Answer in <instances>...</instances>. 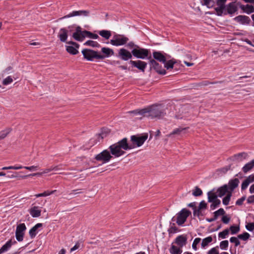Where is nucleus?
Here are the masks:
<instances>
[{
    "instance_id": "60",
    "label": "nucleus",
    "mask_w": 254,
    "mask_h": 254,
    "mask_svg": "<svg viewBox=\"0 0 254 254\" xmlns=\"http://www.w3.org/2000/svg\"><path fill=\"white\" fill-rule=\"evenodd\" d=\"M127 47L130 49L138 48V46L135 45L133 42H130L127 44Z\"/></svg>"
},
{
    "instance_id": "29",
    "label": "nucleus",
    "mask_w": 254,
    "mask_h": 254,
    "mask_svg": "<svg viewBox=\"0 0 254 254\" xmlns=\"http://www.w3.org/2000/svg\"><path fill=\"white\" fill-rule=\"evenodd\" d=\"M52 171V167H51L49 168L45 169L43 171V172H42L31 174H29V175H25V176H22L21 177L22 178H23V179H25V178H27L28 177H31V176H41V175H42L43 174L48 173H49V172H51Z\"/></svg>"
},
{
    "instance_id": "62",
    "label": "nucleus",
    "mask_w": 254,
    "mask_h": 254,
    "mask_svg": "<svg viewBox=\"0 0 254 254\" xmlns=\"http://www.w3.org/2000/svg\"><path fill=\"white\" fill-rule=\"evenodd\" d=\"M55 191H56V190H52V191H45L44 192H43V196H47L48 195H50L53 193H54Z\"/></svg>"
},
{
    "instance_id": "42",
    "label": "nucleus",
    "mask_w": 254,
    "mask_h": 254,
    "mask_svg": "<svg viewBox=\"0 0 254 254\" xmlns=\"http://www.w3.org/2000/svg\"><path fill=\"white\" fill-rule=\"evenodd\" d=\"M144 108L142 109H137L133 111H131L129 112L128 113L130 114H132L134 115H141L144 117Z\"/></svg>"
},
{
    "instance_id": "55",
    "label": "nucleus",
    "mask_w": 254,
    "mask_h": 254,
    "mask_svg": "<svg viewBox=\"0 0 254 254\" xmlns=\"http://www.w3.org/2000/svg\"><path fill=\"white\" fill-rule=\"evenodd\" d=\"M201 241V239L199 238H195L192 245V247L194 250H197V245Z\"/></svg>"
},
{
    "instance_id": "13",
    "label": "nucleus",
    "mask_w": 254,
    "mask_h": 254,
    "mask_svg": "<svg viewBox=\"0 0 254 254\" xmlns=\"http://www.w3.org/2000/svg\"><path fill=\"white\" fill-rule=\"evenodd\" d=\"M226 1L227 0H216L217 7L215 8V10L218 16H222L225 11L226 6L225 5Z\"/></svg>"
},
{
    "instance_id": "12",
    "label": "nucleus",
    "mask_w": 254,
    "mask_h": 254,
    "mask_svg": "<svg viewBox=\"0 0 254 254\" xmlns=\"http://www.w3.org/2000/svg\"><path fill=\"white\" fill-rule=\"evenodd\" d=\"M67 43L71 45V46H66V50L68 53L71 55H76L78 53L77 50L79 47L78 44L73 41H69Z\"/></svg>"
},
{
    "instance_id": "22",
    "label": "nucleus",
    "mask_w": 254,
    "mask_h": 254,
    "mask_svg": "<svg viewBox=\"0 0 254 254\" xmlns=\"http://www.w3.org/2000/svg\"><path fill=\"white\" fill-rule=\"evenodd\" d=\"M239 183L240 181L238 178H235L229 181L228 187V189L230 190L231 192L238 186Z\"/></svg>"
},
{
    "instance_id": "16",
    "label": "nucleus",
    "mask_w": 254,
    "mask_h": 254,
    "mask_svg": "<svg viewBox=\"0 0 254 254\" xmlns=\"http://www.w3.org/2000/svg\"><path fill=\"white\" fill-rule=\"evenodd\" d=\"M154 60L158 61L162 63H165L167 59V54H163L161 52L154 51L152 54Z\"/></svg>"
},
{
    "instance_id": "37",
    "label": "nucleus",
    "mask_w": 254,
    "mask_h": 254,
    "mask_svg": "<svg viewBox=\"0 0 254 254\" xmlns=\"http://www.w3.org/2000/svg\"><path fill=\"white\" fill-rule=\"evenodd\" d=\"M212 238L211 236H209L203 239L202 241L201 247L203 248H205L209 243H210L212 241Z\"/></svg>"
},
{
    "instance_id": "25",
    "label": "nucleus",
    "mask_w": 254,
    "mask_h": 254,
    "mask_svg": "<svg viewBox=\"0 0 254 254\" xmlns=\"http://www.w3.org/2000/svg\"><path fill=\"white\" fill-rule=\"evenodd\" d=\"M43 224L42 223H37L29 231V235L31 238L35 237L37 234V230L38 228L42 227Z\"/></svg>"
},
{
    "instance_id": "15",
    "label": "nucleus",
    "mask_w": 254,
    "mask_h": 254,
    "mask_svg": "<svg viewBox=\"0 0 254 254\" xmlns=\"http://www.w3.org/2000/svg\"><path fill=\"white\" fill-rule=\"evenodd\" d=\"M238 10V6L236 2H231L226 5L223 13L224 14H233Z\"/></svg>"
},
{
    "instance_id": "20",
    "label": "nucleus",
    "mask_w": 254,
    "mask_h": 254,
    "mask_svg": "<svg viewBox=\"0 0 254 254\" xmlns=\"http://www.w3.org/2000/svg\"><path fill=\"white\" fill-rule=\"evenodd\" d=\"M234 19L242 24H248L251 21L250 18L246 15H239L236 17Z\"/></svg>"
},
{
    "instance_id": "54",
    "label": "nucleus",
    "mask_w": 254,
    "mask_h": 254,
    "mask_svg": "<svg viewBox=\"0 0 254 254\" xmlns=\"http://www.w3.org/2000/svg\"><path fill=\"white\" fill-rule=\"evenodd\" d=\"M238 238L232 237L230 239V242L232 243H234L236 247L238 246L240 244V242Z\"/></svg>"
},
{
    "instance_id": "53",
    "label": "nucleus",
    "mask_w": 254,
    "mask_h": 254,
    "mask_svg": "<svg viewBox=\"0 0 254 254\" xmlns=\"http://www.w3.org/2000/svg\"><path fill=\"white\" fill-rule=\"evenodd\" d=\"M228 241L227 240H224L220 242V247L222 250H226L228 247Z\"/></svg>"
},
{
    "instance_id": "4",
    "label": "nucleus",
    "mask_w": 254,
    "mask_h": 254,
    "mask_svg": "<svg viewBox=\"0 0 254 254\" xmlns=\"http://www.w3.org/2000/svg\"><path fill=\"white\" fill-rule=\"evenodd\" d=\"M148 138V134L147 133L143 135H133L130 137V141L132 144L130 145H133L134 148L136 147L141 146L144 142Z\"/></svg>"
},
{
    "instance_id": "39",
    "label": "nucleus",
    "mask_w": 254,
    "mask_h": 254,
    "mask_svg": "<svg viewBox=\"0 0 254 254\" xmlns=\"http://www.w3.org/2000/svg\"><path fill=\"white\" fill-rule=\"evenodd\" d=\"M84 45L98 48L100 46V44L98 42L92 40H88L85 43H84Z\"/></svg>"
},
{
    "instance_id": "24",
    "label": "nucleus",
    "mask_w": 254,
    "mask_h": 254,
    "mask_svg": "<svg viewBox=\"0 0 254 254\" xmlns=\"http://www.w3.org/2000/svg\"><path fill=\"white\" fill-rule=\"evenodd\" d=\"M228 187L227 185H224L223 186L218 188L217 190L218 196L219 197H222L227 192L228 193Z\"/></svg>"
},
{
    "instance_id": "48",
    "label": "nucleus",
    "mask_w": 254,
    "mask_h": 254,
    "mask_svg": "<svg viewBox=\"0 0 254 254\" xmlns=\"http://www.w3.org/2000/svg\"><path fill=\"white\" fill-rule=\"evenodd\" d=\"M229 234V230L228 229H226L223 230L222 232H221L218 234V237L222 239H225L227 235Z\"/></svg>"
},
{
    "instance_id": "63",
    "label": "nucleus",
    "mask_w": 254,
    "mask_h": 254,
    "mask_svg": "<svg viewBox=\"0 0 254 254\" xmlns=\"http://www.w3.org/2000/svg\"><path fill=\"white\" fill-rule=\"evenodd\" d=\"M230 220V218L227 216H223L222 218V221L225 224H228Z\"/></svg>"
},
{
    "instance_id": "49",
    "label": "nucleus",
    "mask_w": 254,
    "mask_h": 254,
    "mask_svg": "<svg viewBox=\"0 0 254 254\" xmlns=\"http://www.w3.org/2000/svg\"><path fill=\"white\" fill-rule=\"evenodd\" d=\"M178 231V228L175 226V224L173 223V225L170 227L168 229V232L169 234H174Z\"/></svg>"
},
{
    "instance_id": "50",
    "label": "nucleus",
    "mask_w": 254,
    "mask_h": 254,
    "mask_svg": "<svg viewBox=\"0 0 254 254\" xmlns=\"http://www.w3.org/2000/svg\"><path fill=\"white\" fill-rule=\"evenodd\" d=\"M13 79L10 76H7L2 80V84L4 85H7L12 82Z\"/></svg>"
},
{
    "instance_id": "19",
    "label": "nucleus",
    "mask_w": 254,
    "mask_h": 254,
    "mask_svg": "<svg viewBox=\"0 0 254 254\" xmlns=\"http://www.w3.org/2000/svg\"><path fill=\"white\" fill-rule=\"evenodd\" d=\"M58 36L61 42H65L68 37V30L64 28H61Z\"/></svg>"
},
{
    "instance_id": "51",
    "label": "nucleus",
    "mask_w": 254,
    "mask_h": 254,
    "mask_svg": "<svg viewBox=\"0 0 254 254\" xmlns=\"http://www.w3.org/2000/svg\"><path fill=\"white\" fill-rule=\"evenodd\" d=\"M225 213L223 208H220L214 212V215L217 218L219 215H223Z\"/></svg>"
},
{
    "instance_id": "5",
    "label": "nucleus",
    "mask_w": 254,
    "mask_h": 254,
    "mask_svg": "<svg viewBox=\"0 0 254 254\" xmlns=\"http://www.w3.org/2000/svg\"><path fill=\"white\" fill-rule=\"evenodd\" d=\"M191 214V212L186 208L182 209L177 214L176 223L181 226L186 221L187 218Z\"/></svg>"
},
{
    "instance_id": "36",
    "label": "nucleus",
    "mask_w": 254,
    "mask_h": 254,
    "mask_svg": "<svg viewBox=\"0 0 254 254\" xmlns=\"http://www.w3.org/2000/svg\"><path fill=\"white\" fill-rule=\"evenodd\" d=\"M189 127L187 128H182V127H179L177 128H176L173 130V131L171 132L169 134H168L167 136L168 137H171L172 135L174 134H180L183 130L186 129L187 128H188Z\"/></svg>"
},
{
    "instance_id": "34",
    "label": "nucleus",
    "mask_w": 254,
    "mask_h": 254,
    "mask_svg": "<svg viewBox=\"0 0 254 254\" xmlns=\"http://www.w3.org/2000/svg\"><path fill=\"white\" fill-rule=\"evenodd\" d=\"M175 60L174 59L169 60L168 61H166L165 63L164 64V66L167 69H169L170 68H173L174 67V64L176 63Z\"/></svg>"
},
{
    "instance_id": "27",
    "label": "nucleus",
    "mask_w": 254,
    "mask_h": 254,
    "mask_svg": "<svg viewBox=\"0 0 254 254\" xmlns=\"http://www.w3.org/2000/svg\"><path fill=\"white\" fill-rule=\"evenodd\" d=\"M248 156V154L246 152H241L233 156V160L237 161H242L244 159H246Z\"/></svg>"
},
{
    "instance_id": "52",
    "label": "nucleus",
    "mask_w": 254,
    "mask_h": 254,
    "mask_svg": "<svg viewBox=\"0 0 254 254\" xmlns=\"http://www.w3.org/2000/svg\"><path fill=\"white\" fill-rule=\"evenodd\" d=\"M220 200L218 198L216 199L215 200H214V201H213L212 202V204L210 205L211 208H212V209H215L220 204Z\"/></svg>"
},
{
    "instance_id": "11",
    "label": "nucleus",
    "mask_w": 254,
    "mask_h": 254,
    "mask_svg": "<svg viewBox=\"0 0 254 254\" xmlns=\"http://www.w3.org/2000/svg\"><path fill=\"white\" fill-rule=\"evenodd\" d=\"M131 52H130L125 48H121L118 51V57L123 61H127L132 57Z\"/></svg>"
},
{
    "instance_id": "28",
    "label": "nucleus",
    "mask_w": 254,
    "mask_h": 254,
    "mask_svg": "<svg viewBox=\"0 0 254 254\" xmlns=\"http://www.w3.org/2000/svg\"><path fill=\"white\" fill-rule=\"evenodd\" d=\"M16 241L12 242L11 240L7 241L0 249V254L6 252L12 246V244L16 243Z\"/></svg>"
},
{
    "instance_id": "43",
    "label": "nucleus",
    "mask_w": 254,
    "mask_h": 254,
    "mask_svg": "<svg viewBox=\"0 0 254 254\" xmlns=\"http://www.w3.org/2000/svg\"><path fill=\"white\" fill-rule=\"evenodd\" d=\"M250 237V235L247 232H245L243 234H240L238 236V238L239 239H241L244 241L247 240Z\"/></svg>"
},
{
    "instance_id": "57",
    "label": "nucleus",
    "mask_w": 254,
    "mask_h": 254,
    "mask_svg": "<svg viewBox=\"0 0 254 254\" xmlns=\"http://www.w3.org/2000/svg\"><path fill=\"white\" fill-rule=\"evenodd\" d=\"M207 207V203L205 202V201H201L199 204L198 208L199 209H206Z\"/></svg>"
},
{
    "instance_id": "32",
    "label": "nucleus",
    "mask_w": 254,
    "mask_h": 254,
    "mask_svg": "<svg viewBox=\"0 0 254 254\" xmlns=\"http://www.w3.org/2000/svg\"><path fill=\"white\" fill-rule=\"evenodd\" d=\"M99 34L106 39H109L111 36L110 31L103 30L99 31Z\"/></svg>"
},
{
    "instance_id": "14",
    "label": "nucleus",
    "mask_w": 254,
    "mask_h": 254,
    "mask_svg": "<svg viewBox=\"0 0 254 254\" xmlns=\"http://www.w3.org/2000/svg\"><path fill=\"white\" fill-rule=\"evenodd\" d=\"M129 64L132 65V66L138 68L140 71L142 72H144L145 69L147 66V63L145 62L138 60V61H129Z\"/></svg>"
},
{
    "instance_id": "1",
    "label": "nucleus",
    "mask_w": 254,
    "mask_h": 254,
    "mask_svg": "<svg viewBox=\"0 0 254 254\" xmlns=\"http://www.w3.org/2000/svg\"><path fill=\"white\" fill-rule=\"evenodd\" d=\"M134 148L133 145H129L127 142V139L124 138L118 142L115 143L109 147L112 156L115 157H119L125 153L124 150H130Z\"/></svg>"
},
{
    "instance_id": "17",
    "label": "nucleus",
    "mask_w": 254,
    "mask_h": 254,
    "mask_svg": "<svg viewBox=\"0 0 254 254\" xmlns=\"http://www.w3.org/2000/svg\"><path fill=\"white\" fill-rule=\"evenodd\" d=\"M89 14V11L88 10H79V11H73L72 12L69 13L68 14L64 16L63 17L59 18V20H62L64 18H69L72 16H79V15H84L85 16H87Z\"/></svg>"
},
{
    "instance_id": "7",
    "label": "nucleus",
    "mask_w": 254,
    "mask_h": 254,
    "mask_svg": "<svg viewBox=\"0 0 254 254\" xmlns=\"http://www.w3.org/2000/svg\"><path fill=\"white\" fill-rule=\"evenodd\" d=\"M131 53L134 57L137 59H144L149 58V51L147 49L140 48H134L131 51Z\"/></svg>"
},
{
    "instance_id": "21",
    "label": "nucleus",
    "mask_w": 254,
    "mask_h": 254,
    "mask_svg": "<svg viewBox=\"0 0 254 254\" xmlns=\"http://www.w3.org/2000/svg\"><path fill=\"white\" fill-rule=\"evenodd\" d=\"M187 238L184 235H180L175 239V243L180 247H182L186 244Z\"/></svg>"
},
{
    "instance_id": "9",
    "label": "nucleus",
    "mask_w": 254,
    "mask_h": 254,
    "mask_svg": "<svg viewBox=\"0 0 254 254\" xmlns=\"http://www.w3.org/2000/svg\"><path fill=\"white\" fill-rule=\"evenodd\" d=\"M149 60V64L150 65V68L154 69L158 73L162 75L166 74V70L162 68V66L157 63L155 60L151 58V56L148 58Z\"/></svg>"
},
{
    "instance_id": "23",
    "label": "nucleus",
    "mask_w": 254,
    "mask_h": 254,
    "mask_svg": "<svg viewBox=\"0 0 254 254\" xmlns=\"http://www.w3.org/2000/svg\"><path fill=\"white\" fill-rule=\"evenodd\" d=\"M29 213L33 217H39L41 216V210L38 206H33L29 209Z\"/></svg>"
},
{
    "instance_id": "64",
    "label": "nucleus",
    "mask_w": 254,
    "mask_h": 254,
    "mask_svg": "<svg viewBox=\"0 0 254 254\" xmlns=\"http://www.w3.org/2000/svg\"><path fill=\"white\" fill-rule=\"evenodd\" d=\"M247 202L248 203H254V195H251L248 197V198L247 199Z\"/></svg>"
},
{
    "instance_id": "38",
    "label": "nucleus",
    "mask_w": 254,
    "mask_h": 254,
    "mask_svg": "<svg viewBox=\"0 0 254 254\" xmlns=\"http://www.w3.org/2000/svg\"><path fill=\"white\" fill-rule=\"evenodd\" d=\"M201 3L208 8L212 7L215 4L213 0H201Z\"/></svg>"
},
{
    "instance_id": "45",
    "label": "nucleus",
    "mask_w": 254,
    "mask_h": 254,
    "mask_svg": "<svg viewBox=\"0 0 254 254\" xmlns=\"http://www.w3.org/2000/svg\"><path fill=\"white\" fill-rule=\"evenodd\" d=\"M202 194V191L200 189L196 187L194 191L192 192V194L195 196H198L201 195Z\"/></svg>"
},
{
    "instance_id": "44",
    "label": "nucleus",
    "mask_w": 254,
    "mask_h": 254,
    "mask_svg": "<svg viewBox=\"0 0 254 254\" xmlns=\"http://www.w3.org/2000/svg\"><path fill=\"white\" fill-rule=\"evenodd\" d=\"M251 183L248 178L247 177L242 184L241 189L242 190H245L249 185V184Z\"/></svg>"
},
{
    "instance_id": "30",
    "label": "nucleus",
    "mask_w": 254,
    "mask_h": 254,
    "mask_svg": "<svg viewBox=\"0 0 254 254\" xmlns=\"http://www.w3.org/2000/svg\"><path fill=\"white\" fill-rule=\"evenodd\" d=\"M254 167V160H252L251 162L247 163L243 167V171L246 173Z\"/></svg>"
},
{
    "instance_id": "40",
    "label": "nucleus",
    "mask_w": 254,
    "mask_h": 254,
    "mask_svg": "<svg viewBox=\"0 0 254 254\" xmlns=\"http://www.w3.org/2000/svg\"><path fill=\"white\" fill-rule=\"evenodd\" d=\"M232 196V192L231 191L227 193L226 196L223 198L222 202L223 204L227 205L229 204L231 197Z\"/></svg>"
},
{
    "instance_id": "59",
    "label": "nucleus",
    "mask_w": 254,
    "mask_h": 254,
    "mask_svg": "<svg viewBox=\"0 0 254 254\" xmlns=\"http://www.w3.org/2000/svg\"><path fill=\"white\" fill-rule=\"evenodd\" d=\"M193 215L194 216H197L198 217L200 216V215H202L201 209H199L198 208L197 209L196 208L194 209L193 210Z\"/></svg>"
},
{
    "instance_id": "41",
    "label": "nucleus",
    "mask_w": 254,
    "mask_h": 254,
    "mask_svg": "<svg viewBox=\"0 0 254 254\" xmlns=\"http://www.w3.org/2000/svg\"><path fill=\"white\" fill-rule=\"evenodd\" d=\"M84 34H86V37H88L89 38L93 39H97L99 38V36L98 35H97L96 34L92 33V32H91L90 31H88L87 30H84Z\"/></svg>"
},
{
    "instance_id": "56",
    "label": "nucleus",
    "mask_w": 254,
    "mask_h": 254,
    "mask_svg": "<svg viewBox=\"0 0 254 254\" xmlns=\"http://www.w3.org/2000/svg\"><path fill=\"white\" fill-rule=\"evenodd\" d=\"M246 229L249 231H253L254 230V222L249 223L246 226Z\"/></svg>"
},
{
    "instance_id": "10",
    "label": "nucleus",
    "mask_w": 254,
    "mask_h": 254,
    "mask_svg": "<svg viewBox=\"0 0 254 254\" xmlns=\"http://www.w3.org/2000/svg\"><path fill=\"white\" fill-rule=\"evenodd\" d=\"M26 229V227L24 223H20L17 226L15 232V237L18 241L21 242L23 241L24 232Z\"/></svg>"
},
{
    "instance_id": "26",
    "label": "nucleus",
    "mask_w": 254,
    "mask_h": 254,
    "mask_svg": "<svg viewBox=\"0 0 254 254\" xmlns=\"http://www.w3.org/2000/svg\"><path fill=\"white\" fill-rule=\"evenodd\" d=\"M84 30H83L82 33H73L72 37L75 40L81 42L86 37V34H84Z\"/></svg>"
},
{
    "instance_id": "3",
    "label": "nucleus",
    "mask_w": 254,
    "mask_h": 254,
    "mask_svg": "<svg viewBox=\"0 0 254 254\" xmlns=\"http://www.w3.org/2000/svg\"><path fill=\"white\" fill-rule=\"evenodd\" d=\"M81 52L84 58L89 61H93L94 59L99 60L102 58L100 52L89 49H84Z\"/></svg>"
},
{
    "instance_id": "2",
    "label": "nucleus",
    "mask_w": 254,
    "mask_h": 254,
    "mask_svg": "<svg viewBox=\"0 0 254 254\" xmlns=\"http://www.w3.org/2000/svg\"><path fill=\"white\" fill-rule=\"evenodd\" d=\"M144 117L151 119H160L166 114L164 109L160 106L153 105L144 108Z\"/></svg>"
},
{
    "instance_id": "31",
    "label": "nucleus",
    "mask_w": 254,
    "mask_h": 254,
    "mask_svg": "<svg viewBox=\"0 0 254 254\" xmlns=\"http://www.w3.org/2000/svg\"><path fill=\"white\" fill-rule=\"evenodd\" d=\"M208 201L209 202H212L217 199L218 195L216 194L212 191H210L207 192Z\"/></svg>"
},
{
    "instance_id": "35",
    "label": "nucleus",
    "mask_w": 254,
    "mask_h": 254,
    "mask_svg": "<svg viewBox=\"0 0 254 254\" xmlns=\"http://www.w3.org/2000/svg\"><path fill=\"white\" fill-rule=\"evenodd\" d=\"M11 131V128H7L0 132V140L4 138Z\"/></svg>"
},
{
    "instance_id": "47",
    "label": "nucleus",
    "mask_w": 254,
    "mask_h": 254,
    "mask_svg": "<svg viewBox=\"0 0 254 254\" xmlns=\"http://www.w3.org/2000/svg\"><path fill=\"white\" fill-rule=\"evenodd\" d=\"M231 234H235L239 232L240 231V227L237 226H231L230 227Z\"/></svg>"
},
{
    "instance_id": "46",
    "label": "nucleus",
    "mask_w": 254,
    "mask_h": 254,
    "mask_svg": "<svg viewBox=\"0 0 254 254\" xmlns=\"http://www.w3.org/2000/svg\"><path fill=\"white\" fill-rule=\"evenodd\" d=\"M245 12L247 14H250L254 12V6L251 5L247 4L246 5V10Z\"/></svg>"
},
{
    "instance_id": "8",
    "label": "nucleus",
    "mask_w": 254,
    "mask_h": 254,
    "mask_svg": "<svg viewBox=\"0 0 254 254\" xmlns=\"http://www.w3.org/2000/svg\"><path fill=\"white\" fill-rule=\"evenodd\" d=\"M112 158L113 156L111 152L107 149H105L96 155L95 159L98 161H102L103 163H106L109 162Z\"/></svg>"
},
{
    "instance_id": "58",
    "label": "nucleus",
    "mask_w": 254,
    "mask_h": 254,
    "mask_svg": "<svg viewBox=\"0 0 254 254\" xmlns=\"http://www.w3.org/2000/svg\"><path fill=\"white\" fill-rule=\"evenodd\" d=\"M207 254H219V252L216 248H213L208 252Z\"/></svg>"
},
{
    "instance_id": "33",
    "label": "nucleus",
    "mask_w": 254,
    "mask_h": 254,
    "mask_svg": "<svg viewBox=\"0 0 254 254\" xmlns=\"http://www.w3.org/2000/svg\"><path fill=\"white\" fill-rule=\"evenodd\" d=\"M169 251L171 254H181L182 253V250L180 248L174 245L171 246Z\"/></svg>"
},
{
    "instance_id": "61",
    "label": "nucleus",
    "mask_w": 254,
    "mask_h": 254,
    "mask_svg": "<svg viewBox=\"0 0 254 254\" xmlns=\"http://www.w3.org/2000/svg\"><path fill=\"white\" fill-rule=\"evenodd\" d=\"M245 199H246L245 196H243V197H241V198L238 199L236 202V204L237 205H242L243 204L244 201L245 200Z\"/></svg>"
},
{
    "instance_id": "6",
    "label": "nucleus",
    "mask_w": 254,
    "mask_h": 254,
    "mask_svg": "<svg viewBox=\"0 0 254 254\" xmlns=\"http://www.w3.org/2000/svg\"><path fill=\"white\" fill-rule=\"evenodd\" d=\"M129 39L124 35L116 34L110 40V43L115 46L124 45L127 43Z\"/></svg>"
},
{
    "instance_id": "18",
    "label": "nucleus",
    "mask_w": 254,
    "mask_h": 254,
    "mask_svg": "<svg viewBox=\"0 0 254 254\" xmlns=\"http://www.w3.org/2000/svg\"><path fill=\"white\" fill-rule=\"evenodd\" d=\"M101 52L103 53V55L101 54V56H102V58L101 59H99V60H104L106 58L109 57L114 55V52L113 50L109 48H102Z\"/></svg>"
}]
</instances>
